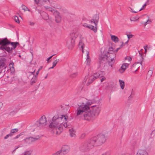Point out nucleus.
<instances>
[{"instance_id": "obj_47", "label": "nucleus", "mask_w": 155, "mask_h": 155, "mask_svg": "<svg viewBox=\"0 0 155 155\" xmlns=\"http://www.w3.org/2000/svg\"><path fill=\"white\" fill-rule=\"evenodd\" d=\"M12 135L10 133L8 134L4 138L5 139H6L8 137H12Z\"/></svg>"}, {"instance_id": "obj_51", "label": "nucleus", "mask_w": 155, "mask_h": 155, "mask_svg": "<svg viewBox=\"0 0 155 155\" xmlns=\"http://www.w3.org/2000/svg\"><path fill=\"white\" fill-rule=\"evenodd\" d=\"M151 22V21L150 20L148 19V20L146 22H145L144 23V26H145V25L147 24L150 23Z\"/></svg>"}, {"instance_id": "obj_5", "label": "nucleus", "mask_w": 155, "mask_h": 155, "mask_svg": "<svg viewBox=\"0 0 155 155\" xmlns=\"http://www.w3.org/2000/svg\"><path fill=\"white\" fill-rule=\"evenodd\" d=\"M91 139L94 141L95 146L102 145L106 140L104 135L101 134H99Z\"/></svg>"}, {"instance_id": "obj_2", "label": "nucleus", "mask_w": 155, "mask_h": 155, "mask_svg": "<svg viewBox=\"0 0 155 155\" xmlns=\"http://www.w3.org/2000/svg\"><path fill=\"white\" fill-rule=\"evenodd\" d=\"M78 107L77 110V116H80L83 117L84 120L89 121L90 118L89 116V113L87 112L90 110L88 104H86L83 102L78 104Z\"/></svg>"}, {"instance_id": "obj_38", "label": "nucleus", "mask_w": 155, "mask_h": 155, "mask_svg": "<svg viewBox=\"0 0 155 155\" xmlns=\"http://www.w3.org/2000/svg\"><path fill=\"white\" fill-rule=\"evenodd\" d=\"M139 54L140 55V57H141V58L140 59L141 61L140 62V64L142 65V62L143 60V54L140 52H139Z\"/></svg>"}, {"instance_id": "obj_64", "label": "nucleus", "mask_w": 155, "mask_h": 155, "mask_svg": "<svg viewBox=\"0 0 155 155\" xmlns=\"http://www.w3.org/2000/svg\"><path fill=\"white\" fill-rule=\"evenodd\" d=\"M39 71L38 70L37 72H36V74H34V76H37L38 77V75L39 74Z\"/></svg>"}, {"instance_id": "obj_53", "label": "nucleus", "mask_w": 155, "mask_h": 155, "mask_svg": "<svg viewBox=\"0 0 155 155\" xmlns=\"http://www.w3.org/2000/svg\"><path fill=\"white\" fill-rule=\"evenodd\" d=\"M54 55L55 54H53L47 59V61L48 63L49 62V61L50 59H51Z\"/></svg>"}, {"instance_id": "obj_61", "label": "nucleus", "mask_w": 155, "mask_h": 155, "mask_svg": "<svg viewBox=\"0 0 155 155\" xmlns=\"http://www.w3.org/2000/svg\"><path fill=\"white\" fill-rule=\"evenodd\" d=\"M106 79V78L104 77L103 76V77L101 79V82H102L104 80Z\"/></svg>"}, {"instance_id": "obj_8", "label": "nucleus", "mask_w": 155, "mask_h": 155, "mask_svg": "<svg viewBox=\"0 0 155 155\" xmlns=\"http://www.w3.org/2000/svg\"><path fill=\"white\" fill-rule=\"evenodd\" d=\"M6 61V59L4 58H2L0 59V74L5 71V69L7 66Z\"/></svg>"}, {"instance_id": "obj_21", "label": "nucleus", "mask_w": 155, "mask_h": 155, "mask_svg": "<svg viewBox=\"0 0 155 155\" xmlns=\"http://www.w3.org/2000/svg\"><path fill=\"white\" fill-rule=\"evenodd\" d=\"M102 71H100L94 73L93 75L95 76L96 79L100 77H101L103 76V74H102Z\"/></svg>"}, {"instance_id": "obj_43", "label": "nucleus", "mask_w": 155, "mask_h": 155, "mask_svg": "<svg viewBox=\"0 0 155 155\" xmlns=\"http://www.w3.org/2000/svg\"><path fill=\"white\" fill-rule=\"evenodd\" d=\"M91 61V60L90 58H88V59H86V62L87 65H89Z\"/></svg>"}, {"instance_id": "obj_28", "label": "nucleus", "mask_w": 155, "mask_h": 155, "mask_svg": "<svg viewBox=\"0 0 155 155\" xmlns=\"http://www.w3.org/2000/svg\"><path fill=\"white\" fill-rule=\"evenodd\" d=\"M71 39H73L74 41H75V38L78 37V34L77 33L73 32L71 34Z\"/></svg>"}, {"instance_id": "obj_24", "label": "nucleus", "mask_w": 155, "mask_h": 155, "mask_svg": "<svg viewBox=\"0 0 155 155\" xmlns=\"http://www.w3.org/2000/svg\"><path fill=\"white\" fill-rule=\"evenodd\" d=\"M97 26H95L94 27L91 25H88L87 28L93 30L94 32H96L97 31Z\"/></svg>"}, {"instance_id": "obj_20", "label": "nucleus", "mask_w": 155, "mask_h": 155, "mask_svg": "<svg viewBox=\"0 0 155 155\" xmlns=\"http://www.w3.org/2000/svg\"><path fill=\"white\" fill-rule=\"evenodd\" d=\"M139 62L134 63L133 64L131 68V71L133 72H135L137 71V64Z\"/></svg>"}, {"instance_id": "obj_54", "label": "nucleus", "mask_w": 155, "mask_h": 155, "mask_svg": "<svg viewBox=\"0 0 155 155\" xmlns=\"http://www.w3.org/2000/svg\"><path fill=\"white\" fill-rule=\"evenodd\" d=\"M35 70L33 71L30 72L31 74L29 76H30L31 75H33V76L34 74H35Z\"/></svg>"}, {"instance_id": "obj_13", "label": "nucleus", "mask_w": 155, "mask_h": 155, "mask_svg": "<svg viewBox=\"0 0 155 155\" xmlns=\"http://www.w3.org/2000/svg\"><path fill=\"white\" fill-rule=\"evenodd\" d=\"M53 14L55 16V21L57 23H59L61 22V18L60 15V13L57 10L54 11Z\"/></svg>"}, {"instance_id": "obj_32", "label": "nucleus", "mask_w": 155, "mask_h": 155, "mask_svg": "<svg viewBox=\"0 0 155 155\" xmlns=\"http://www.w3.org/2000/svg\"><path fill=\"white\" fill-rule=\"evenodd\" d=\"M119 82L120 83V86L121 88L122 89H123L124 88V86H125V84H124V81L121 80H119Z\"/></svg>"}, {"instance_id": "obj_40", "label": "nucleus", "mask_w": 155, "mask_h": 155, "mask_svg": "<svg viewBox=\"0 0 155 155\" xmlns=\"http://www.w3.org/2000/svg\"><path fill=\"white\" fill-rule=\"evenodd\" d=\"M59 59L58 60H56L54 61V62L53 63V67H54L57 64L58 62L59 61Z\"/></svg>"}, {"instance_id": "obj_34", "label": "nucleus", "mask_w": 155, "mask_h": 155, "mask_svg": "<svg viewBox=\"0 0 155 155\" xmlns=\"http://www.w3.org/2000/svg\"><path fill=\"white\" fill-rule=\"evenodd\" d=\"M139 17H137V16H136L134 17H133L131 18H130V20L131 21H135L136 20H138L139 19Z\"/></svg>"}, {"instance_id": "obj_31", "label": "nucleus", "mask_w": 155, "mask_h": 155, "mask_svg": "<svg viewBox=\"0 0 155 155\" xmlns=\"http://www.w3.org/2000/svg\"><path fill=\"white\" fill-rule=\"evenodd\" d=\"M79 46L82 49V51L83 52V53H84V50L83 49L84 48V44L83 42L81 40L79 42Z\"/></svg>"}, {"instance_id": "obj_25", "label": "nucleus", "mask_w": 155, "mask_h": 155, "mask_svg": "<svg viewBox=\"0 0 155 155\" xmlns=\"http://www.w3.org/2000/svg\"><path fill=\"white\" fill-rule=\"evenodd\" d=\"M70 132V134L71 137H75L76 136L75 133L76 132L75 130L73 128L70 129L69 130Z\"/></svg>"}, {"instance_id": "obj_59", "label": "nucleus", "mask_w": 155, "mask_h": 155, "mask_svg": "<svg viewBox=\"0 0 155 155\" xmlns=\"http://www.w3.org/2000/svg\"><path fill=\"white\" fill-rule=\"evenodd\" d=\"M17 112V111L16 110H14L12 111L11 112L10 114V115H12L13 114V113H16Z\"/></svg>"}, {"instance_id": "obj_33", "label": "nucleus", "mask_w": 155, "mask_h": 155, "mask_svg": "<svg viewBox=\"0 0 155 155\" xmlns=\"http://www.w3.org/2000/svg\"><path fill=\"white\" fill-rule=\"evenodd\" d=\"M18 130V129L17 128L12 129L10 130V134H11L12 136L14 133L17 132Z\"/></svg>"}, {"instance_id": "obj_26", "label": "nucleus", "mask_w": 155, "mask_h": 155, "mask_svg": "<svg viewBox=\"0 0 155 155\" xmlns=\"http://www.w3.org/2000/svg\"><path fill=\"white\" fill-rule=\"evenodd\" d=\"M42 18L45 20H47L49 19V15L48 14L45 12H43L42 15Z\"/></svg>"}, {"instance_id": "obj_46", "label": "nucleus", "mask_w": 155, "mask_h": 155, "mask_svg": "<svg viewBox=\"0 0 155 155\" xmlns=\"http://www.w3.org/2000/svg\"><path fill=\"white\" fill-rule=\"evenodd\" d=\"M113 47H110L108 49V52H114L113 50Z\"/></svg>"}, {"instance_id": "obj_27", "label": "nucleus", "mask_w": 155, "mask_h": 155, "mask_svg": "<svg viewBox=\"0 0 155 155\" xmlns=\"http://www.w3.org/2000/svg\"><path fill=\"white\" fill-rule=\"evenodd\" d=\"M111 38L112 40L115 43L118 42L119 41L118 38L115 35H111Z\"/></svg>"}, {"instance_id": "obj_45", "label": "nucleus", "mask_w": 155, "mask_h": 155, "mask_svg": "<svg viewBox=\"0 0 155 155\" xmlns=\"http://www.w3.org/2000/svg\"><path fill=\"white\" fill-rule=\"evenodd\" d=\"M49 11H50L51 12H52L53 13L54 12V11H55L56 10H54V9L53 8H52L50 7L48 8V10Z\"/></svg>"}, {"instance_id": "obj_23", "label": "nucleus", "mask_w": 155, "mask_h": 155, "mask_svg": "<svg viewBox=\"0 0 155 155\" xmlns=\"http://www.w3.org/2000/svg\"><path fill=\"white\" fill-rule=\"evenodd\" d=\"M9 67L10 68L11 73L14 72L15 71V69L14 67V63L12 61L9 64Z\"/></svg>"}, {"instance_id": "obj_41", "label": "nucleus", "mask_w": 155, "mask_h": 155, "mask_svg": "<svg viewBox=\"0 0 155 155\" xmlns=\"http://www.w3.org/2000/svg\"><path fill=\"white\" fill-rule=\"evenodd\" d=\"M153 71L151 70H149L148 71L147 74V75L149 77H151L153 74Z\"/></svg>"}, {"instance_id": "obj_56", "label": "nucleus", "mask_w": 155, "mask_h": 155, "mask_svg": "<svg viewBox=\"0 0 155 155\" xmlns=\"http://www.w3.org/2000/svg\"><path fill=\"white\" fill-rule=\"evenodd\" d=\"M120 48H121V47H120L117 48L116 49V50L114 51V53L115 54V53H117L118 51V50H119L120 49Z\"/></svg>"}, {"instance_id": "obj_29", "label": "nucleus", "mask_w": 155, "mask_h": 155, "mask_svg": "<svg viewBox=\"0 0 155 155\" xmlns=\"http://www.w3.org/2000/svg\"><path fill=\"white\" fill-rule=\"evenodd\" d=\"M126 68V65L124 63H123L121 68L119 69V71L121 73H123Z\"/></svg>"}, {"instance_id": "obj_16", "label": "nucleus", "mask_w": 155, "mask_h": 155, "mask_svg": "<svg viewBox=\"0 0 155 155\" xmlns=\"http://www.w3.org/2000/svg\"><path fill=\"white\" fill-rule=\"evenodd\" d=\"M67 45L69 49H72L74 46V41L73 39H69L68 41L67 42Z\"/></svg>"}, {"instance_id": "obj_39", "label": "nucleus", "mask_w": 155, "mask_h": 155, "mask_svg": "<svg viewBox=\"0 0 155 155\" xmlns=\"http://www.w3.org/2000/svg\"><path fill=\"white\" fill-rule=\"evenodd\" d=\"M14 20L15 21L18 23H20V21L18 17L16 16H14Z\"/></svg>"}, {"instance_id": "obj_60", "label": "nucleus", "mask_w": 155, "mask_h": 155, "mask_svg": "<svg viewBox=\"0 0 155 155\" xmlns=\"http://www.w3.org/2000/svg\"><path fill=\"white\" fill-rule=\"evenodd\" d=\"M87 58L86 59H88L90 58V56H89V54L88 51H87Z\"/></svg>"}, {"instance_id": "obj_48", "label": "nucleus", "mask_w": 155, "mask_h": 155, "mask_svg": "<svg viewBox=\"0 0 155 155\" xmlns=\"http://www.w3.org/2000/svg\"><path fill=\"white\" fill-rule=\"evenodd\" d=\"M125 59L129 61H131L132 60V58H131V57H130V56H127L125 57Z\"/></svg>"}, {"instance_id": "obj_17", "label": "nucleus", "mask_w": 155, "mask_h": 155, "mask_svg": "<svg viewBox=\"0 0 155 155\" xmlns=\"http://www.w3.org/2000/svg\"><path fill=\"white\" fill-rule=\"evenodd\" d=\"M99 19V16L98 15L96 14L93 16L92 19L95 26H97Z\"/></svg>"}, {"instance_id": "obj_19", "label": "nucleus", "mask_w": 155, "mask_h": 155, "mask_svg": "<svg viewBox=\"0 0 155 155\" xmlns=\"http://www.w3.org/2000/svg\"><path fill=\"white\" fill-rule=\"evenodd\" d=\"M38 77L34 76L30 81V84L31 85H33L34 83H36L37 81Z\"/></svg>"}, {"instance_id": "obj_44", "label": "nucleus", "mask_w": 155, "mask_h": 155, "mask_svg": "<svg viewBox=\"0 0 155 155\" xmlns=\"http://www.w3.org/2000/svg\"><path fill=\"white\" fill-rule=\"evenodd\" d=\"M93 82V81L91 80H90V78H89L88 81L87 83V86H88L89 84H91Z\"/></svg>"}, {"instance_id": "obj_37", "label": "nucleus", "mask_w": 155, "mask_h": 155, "mask_svg": "<svg viewBox=\"0 0 155 155\" xmlns=\"http://www.w3.org/2000/svg\"><path fill=\"white\" fill-rule=\"evenodd\" d=\"M127 38H128V40L125 42V44H127L128 42H129V40L130 38H132V36H133L132 35H127Z\"/></svg>"}, {"instance_id": "obj_63", "label": "nucleus", "mask_w": 155, "mask_h": 155, "mask_svg": "<svg viewBox=\"0 0 155 155\" xmlns=\"http://www.w3.org/2000/svg\"><path fill=\"white\" fill-rule=\"evenodd\" d=\"M35 2L37 4H38L39 2H40V0H35Z\"/></svg>"}, {"instance_id": "obj_30", "label": "nucleus", "mask_w": 155, "mask_h": 155, "mask_svg": "<svg viewBox=\"0 0 155 155\" xmlns=\"http://www.w3.org/2000/svg\"><path fill=\"white\" fill-rule=\"evenodd\" d=\"M78 74V72L76 71L74 72L72 71V73L70 75V78H74L76 77Z\"/></svg>"}, {"instance_id": "obj_57", "label": "nucleus", "mask_w": 155, "mask_h": 155, "mask_svg": "<svg viewBox=\"0 0 155 155\" xmlns=\"http://www.w3.org/2000/svg\"><path fill=\"white\" fill-rule=\"evenodd\" d=\"M120 48H121V47H120L117 48L116 49V50L114 51V53L115 54V53H117L118 51V50H119L120 49Z\"/></svg>"}, {"instance_id": "obj_50", "label": "nucleus", "mask_w": 155, "mask_h": 155, "mask_svg": "<svg viewBox=\"0 0 155 155\" xmlns=\"http://www.w3.org/2000/svg\"><path fill=\"white\" fill-rule=\"evenodd\" d=\"M23 135V134H22V133H21L20 134H19V135H17V136H16L13 139H16L18 138L19 137H20L22 135Z\"/></svg>"}, {"instance_id": "obj_12", "label": "nucleus", "mask_w": 155, "mask_h": 155, "mask_svg": "<svg viewBox=\"0 0 155 155\" xmlns=\"http://www.w3.org/2000/svg\"><path fill=\"white\" fill-rule=\"evenodd\" d=\"M105 56L107 57L108 59V61L110 60L111 61H112L116 57V54L114 52H107V53L104 54Z\"/></svg>"}, {"instance_id": "obj_15", "label": "nucleus", "mask_w": 155, "mask_h": 155, "mask_svg": "<svg viewBox=\"0 0 155 155\" xmlns=\"http://www.w3.org/2000/svg\"><path fill=\"white\" fill-rule=\"evenodd\" d=\"M39 138V137L38 138H34L32 137H28L26 138L24 140L25 141L26 143H30L32 142H34L35 140H38Z\"/></svg>"}, {"instance_id": "obj_3", "label": "nucleus", "mask_w": 155, "mask_h": 155, "mask_svg": "<svg viewBox=\"0 0 155 155\" xmlns=\"http://www.w3.org/2000/svg\"><path fill=\"white\" fill-rule=\"evenodd\" d=\"M94 141L91 138L83 143L81 145L80 149L82 152H87L95 146Z\"/></svg>"}, {"instance_id": "obj_14", "label": "nucleus", "mask_w": 155, "mask_h": 155, "mask_svg": "<svg viewBox=\"0 0 155 155\" xmlns=\"http://www.w3.org/2000/svg\"><path fill=\"white\" fill-rule=\"evenodd\" d=\"M70 150V148L69 146L65 145L62 147L60 151H61V153L64 155L68 153L69 152Z\"/></svg>"}, {"instance_id": "obj_36", "label": "nucleus", "mask_w": 155, "mask_h": 155, "mask_svg": "<svg viewBox=\"0 0 155 155\" xmlns=\"http://www.w3.org/2000/svg\"><path fill=\"white\" fill-rule=\"evenodd\" d=\"M21 7L22 8V9L24 10V11H30V10L25 5L22 4Z\"/></svg>"}, {"instance_id": "obj_49", "label": "nucleus", "mask_w": 155, "mask_h": 155, "mask_svg": "<svg viewBox=\"0 0 155 155\" xmlns=\"http://www.w3.org/2000/svg\"><path fill=\"white\" fill-rule=\"evenodd\" d=\"M147 5L146 3H145L143 6L140 9V11L143 10L144 8H146V5Z\"/></svg>"}, {"instance_id": "obj_1", "label": "nucleus", "mask_w": 155, "mask_h": 155, "mask_svg": "<svg viewBox=\"0 0 155 155\" xmlns=\"http://www.w3.org/2000/svg\"><path fill=\"white\" fill-rule=\"evenodd\" d=\"M68 119V116L66 115H56L52 119V122L49 125V127L53 129L54 133L57 134V131L61 124H63Z\"/></svg>"}, {"instance_id": "obj_22", "label": "nucleus", "mask_w": 155, "mask_h": 155, "mask_svg": "<svg viewBox=\"0 0 155 155\" xmlns=\"http://www.w3.org/2000/svg\"><path fill=\"white\" fill-rule=\"evenodd\" d=\"M102 71H100L94 73L93 75L95 76L96 79L100 77H101L103 76V74H102Z\"/></svg>"}, {"instance_id": "obj_4", "label": "nucleus", "mask_w": 155, "mask_h": 155, "mask_svg": "<svg viewBox=\"0 0 155 155\" xmlns=\"http://www.w3.org/2000/svg\"><path fill=\"white\" fill-rule=\"evenodd\" d=\"M90 110L87 111L89 113V116L90 118L89 121L93 120L99 114L101 110V107L99 105H94L90 108Z\"/></svg>"}, {"instance_id": "obj_52", "label": "nucleus", "mask_w": 155, "mask_h": 155, "mask_svg": "<svg viewBox=\"0 0 155 155\" xmlns=\"http://www.w3.org/2000/svg\"><path fill=\"white\" fill-rule=\"evenodd\" d=\"M129 8L130 9V10H129V11L131 12L134 13H137V12H134V11L133 9L129 7Z\"/></svg>"}, {"instance_id": "obj_10", "label": "nucleus", "mask_w": 155, "mask_h": 155, "mask_svg": "<svg viewBox=\"0 0 155 155\" xmlns=\"http://www.w3.org/2000/svg\"><path fill=\"white\" fill-rule=\"evenodd\" d=\"M65 128H70L71 127V125L69 124L68 122H64L63 124H61L60 127L58 128V131H57V134H60L63 130V127Z\"/></svg>"}, {"instance_id": "obj_18", "label": "nucleus", "mask_w": 155, "mask_h": 155, "mask_svg": "<svg viewBox=\"0 0 155 155\" xmlns=\"http://www.w3.org/2000/svg\"><path fill=\"white\" fill-rule=\"evenodd\" d=\"M137 155H148V153L146 150L140 149L138 151Z\"/></svg>"}, {"instance_id": "obj_6", "label": "nucleus", "mask_w": 155, "mask_h": 155, "mask_svg": "<svg viewBox=\"0 0 155 155\" xmlns=\"http://www.w3.org/2000/svg\"><path fill=\"white\" fill-rule=\"evenodd\" d=\"M10 41L7 38L2 39L0 38V49L3 51H8L9 47L8 46L10 44Z\"/></svg>"}, {"instance_id": "obj_35", "label": "nucleus", "mask_w": 155, "mask_h": 155, "mask_svg": "<svg viewBox=\"0 0 155 155\" xmlns=\"http://www.w3.org/2000/svg\"><path fill=\"white\" fill-rule=\"evenodd\" d=\"M31 153L32 151L31 150L25 151L23 153V155H31Z\"/></svg>"}, {"instance_id": "obj_7", "label": "nucleus", "mask_w": 155, "mask_h": 155, "mask_svg": "<svg viewBox=\"0 0 155 155\" xmlns=\"http://www.w3.org/2000/svg\"><path fill=\"white\" fill-rule=\"evenodd\" d=\"M47 124L46 117L45 116L43 115L40 118L39 121L36 122L35 126V127H39L40 128H41L45 126Z\"/></svg>"}, {"instance_id": "obj_62", "label": "nucleus", "mask_w": 155, "mask_h": 155, "mask_svg": "<svg viewBox=\"0 0 155 155\" xmlns=\"http://www.w3.org/2000/svg\"><path fill=\"white\" fill-rule=\"evenodd\" d=\"M88 25L86 23H84L83 24V26L87 28V26H88Z\"/></svg>"}, {"instance_id": "obj_55", "label": "nucleus", "mask_w": 155, "mask_h": 155, "mask_svg": "<svg viewBox=\"0 0 155 155\" xmlns=\"http://www.w3.org/2000/svg\"><path fill=\"white\" fill-rule=\"evenodd\" d=\"M120 48H121V47H120L117 48L116 49V50L114 51V53L115 54V53H117L118 51V50H119L120 49Z\"/></svg>"}, {"instance_id": "obj_11", "label": "nucleus", "mask_w": 155, "mask_h": 155, "mask_svg": "<svg viewBox=\"0 0 155 155\" xmlns=\"http://www.w3.org/2000/svg\"><path fill=\"white\" fill-rule=\"evenodd\" d=\"M107 61H108V59L105 56V55L101 54L99 59L100 66L101 67L104 65V64L107 63Z\"/></svg>"}, {"instance_id": "obj_58", "label": "nucleus", "mask_w": 155, "mask_h": 155, "mask_svg": "<svg viewBox=\"0 0 155 155\" xmlns=\"http://www.w3.org/2000/svg\"><path fill=\"white\" fill-rule=\"evenodd\" d=\"M47 1L50 3L49 0H40V2H46Z\"/></svg>"}, {"instance_id": "obj_9", "label": "nucleus", "mask_w": 155, "mask_h": 155, "mask_svg": "<svg viewBox=\"0 0 155 155\" xmlns=\"http://www.w3.org/2000/svg\"><path fill=\"white\" fill-rule=\"evenodd\" d=\"M10 45L12 46V47H9V49H8V50H9L8 51H7L9 53L12 54L13 55H15L16 53L15 51L14 52H13V50L15 49L18 45H19V42H10Z\"/></svg>"}, {"instance_id": "obj_42", "label": "nucleus", "mask_w": 155, "mask_h": 155, "mask_svg": "<svg viewBox=\"0 0 155 155\" xmlns=\"http://www.w3.org/2000/svg\"><path fill=\"white\" fill-rule=\"evenodd\" d=\"M90 79L94 81L96 79V78H95V76H94L93 75L91 76L89 78Z\"/></svg>"}]
</instances>
